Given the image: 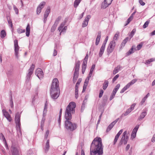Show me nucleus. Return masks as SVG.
I'll use <instances>...</instances> for the list:
<instances>
[{"label": "nucleus", "mask_w": 155, "mask_h": 155, "mask_svg": "<svg viewBox=\"0 0 155 155\" xmlns=\"http://www.w3.org/2000/svg\"><path fill=\"white\" fill-rule=\"evenodd\" d=\"M76 107V104L74 102L69 103L67 106L65 111V127L69 131H72L77 128V125L70 121L72 119V114L75 112V108Z\"/></svg>", "instance_id": "f257e3e1"}, {"label": "nucleus", "mask_w": 155, "mask_h": 155, "mask_svg": "<svg viewBox=\"0 0 155 155\" xmlns=\"http://www.w3.org/2000/svg\"><path fill=\"white\" fill-rule=\"evenodd\" d=\"M103 147L100 137H96L91 143L90 151V155H102L103 154Z\"/></svg>", "instance_id": "f03ea898"}, {"label": "nucleus", "mask_w": 155, "mask_h": 155, "mask_svg": "<svg viewBox=\"0 0 155 155\" xmlns=\"http://www.w3.org/2000/svg\"><path fill=\"white\" fill-rule=\"evenodd\" d=\"M60 88L58 79L55 78L53 80L50 89V94L53 99H57L60 94Z\"/></svg>", "instance_id": "7ed1b4c3"}, {"label": "nucleus", "mask_w": 155, "mask_h": 155, "mask_svg": "<svg viewBox=\"0 0 155 155\" xmlns=\"http://www.w3.org/2000/svg\"><path fill=\"white\" fill-rule=\"evenodd\" d=\"M80 64V62L79 61H78L75 64L73 80V82L74 83L76 82L78 77Z\"/></svg>", "instance_id": "20e7f679"}, {"label": "nucleus", "mask_w": 155, "mask_h": 155, "mask_svg": "<svg viewBox=\"0 0 155 155\" xmlns=\"http://www.w3.org/2000/svg\"><path fill=\"white\" fill-rule=\"evenodd\" d=\"M127 131H125L123 133L121 138L118 144V146H120L123 143L124 145L127 143L128 140V137L127 135Z\"/></svg>", "instance_id": "39448f33"}, {"label": "nucleus", "mask_w": 155, "mask_h": 155, "mask_svg": "<svg viewBox=\"0 0 155 155\" xmlns=\"http://www.w3.org/2000/svg\"><path fill=\"white\" fill-rule=\"evenodd\" d=\"M115 45V41L114 40H113L110 41L107 49V51L108 54L113 52L114 49Z\"/></svg>", "instance_id": "423d86ee"}, {"label": "nucleus", "mask_w": 155, "mask_h": 155, "mask_svg": "<svg viewBox=\"0 0 155 155\" xmlns=\"http://www.w3.org/2000/svg\"><path fill=\"white\" fill-rule=\"evenodd\" d=\"M20 114L18 112L16 114L15 117V121L16 124V126L19 128H20L21 126L20 123Z\"/></svg>", "instance_id": "0eeeda50"}, {"label": "nucleus", "mask_w": 155, "mask_h": 155, "mask_svg": "<svg viewBox=\"0 0 155 155\" xmlns=\"http://www.w3.org/2000/svg\"><path fill=\"white\" fill-rule=\"evenodd\" d=\"M15 55L17 58H18V51L19 47L18 45V42L17 40H15L14 41Z\"/></svg>", "instance_id": "6e6552de"}, {"label": "nucleus", "mask_w": 155, "mask_h": 155, "mask_svg": "<svg viewBox=\"0 0 155 155\" xmlns=\"http://www.w3.org/2000/svg\"><path fill=\"white\" fill-rule=\"evenodd\" d=\"M35 65L32 64L31 65V66L30 67V68L29 69L28 71V73L27 74V76H26V78H27V80L28 81H29L31 75L33 73L34 70L35 68Z\"/></svg>", "instance_id": "1a4fd4ad"}, {"label": "nucleus", "mask_w": 155, "mask_h": 155, "mask_svg": "<svg viewBox=\"0 0 155 155\" xmlns=\"http://www.w3.org/2000/svg\"><path fill=\"white\" fill-rule=\"evenodd\" d=\"M35 74L39 79L42 78L44 77L43 71L41 68H38L36 69Z\"/></svg>", "instance_id": "9d476101"}, {"label": "nucleus", "mask_w": 155, "mask_h": 155, "mask_svg": "<svg viewBox=\"0 0 155 155\" xmlns=\"http://www.w3.org/2000/svg\"><path fill=\"white\" fill-rule=\"evenodd\" d=\"M113 0H104L101 5V8L103 9L106 8L108 6L110 5Z\"/></svg>", "instance_id": "9b49d317"}, {"label": "nucleus", "mask_w": 155, "mask_h": 155, "mask_svg": "<svg viewBox=\"0 0 155 155\" xmlns=\"http://www.w3.org/2000/svg\"><path fill=\"white\" fill-rule=\"evenodd\" d=\"M2 111L4 117L9 122H11L12 120V118L8 113L7 112L5 109H3L2 110Z\"/></svg>", "instance_id": "f8f14e48"}, {"label": "nucleus", "mask_w": 155, "mask_h": 155, "mask_svg": "<svg viewBox=\"0 0 155 155\" xmlns=\"http://www.w3.org/2000/svg\"><path fill=\"white\" fill-rule=\"evenodd\" d=\"M91 16L90 15H88L85 18L84 21H83L82 25V27L83 28L87 26L88 25V22Z\"/></svg>", "instance_id": "ddd939ff"}, {"label": "nucleus", "mask_w": 155, "mask_h": 155, "mask_svg": "<svg viewBox=\"0 0 155 155\" xmlns=\"http://www.w3.org/2000/svg\"><path fill=\"white\" fill-rule=\"evenodd\" d=\"M50 12V7H48L46 10L44 17V22L45 23L47 20V18Z\"/></svg>", "instance_id": "4468645a"}, {"label": "nucleus", "mask_w": 155, "mask_h": 155, "mask_svg": "<svg viewBox=\"0 0 155 155\" xmlns=\"http://www.w3.org/2000/svg\"><path fill=\"white\" fill-rule=\"evenodd\" d=\"M119 118L117 119L116 120L112 122L108 127L107 128L106 132H109L113 127L115 124L118 121Z\"/></svg>", "instance_id": "2eb2a0df"}, {"label": "nucleus", "mask_w": 155, "mask_h": 155, "mask_svg": "<svg viewBox=\"0 0 155 155\" xmlns=\"http://www.w3.org/2000/svg\"><path fill=\"white\" fill-rule=\"evenodd\" d=\"M87 60V59H86L85 58L84 59L82 66V73L83 74L84 73L86 69Z\"/></svg>", "instance_id": "dca6fc26"}, {"label": "nucleus", "mask_w": 155, "mask_h": 155, "mask_svg": "<svg viewBox=\"0 0 155 155\" xmlns=\"http://www.w3.org/2000/svg\"><path fill=\"white\" fill-rule=\"evenodd\" d=\"M123 129L120 130L117 133V135L115 136V138L114 139V142H113V144L114 145H115L117 143L120 136L122 133L123 132Z\"/></svg>", "instance_id": "f3484780"}, {"label": "nucleus", "mask_w": 155, "mask_h": 155, "mask_svg": "<svg viewBox=\"0 0 155 155\" xmlns=\"http://www.w3.org/2000/svg\"><path fill=\"white\" fill-rule=\"evenodd\" d=\"M11 148V152L12 155H19V151L16 147L12 146Z\"/></svg>", "instance_id": "a211bd4d"}, {"label": "nucleus", "mask_w": 155, "mask_h": 155, "mask_svg": "<svg viewBox=\"0 0 155 155\" xmlns=\"http://www.w3.org/2000/svg\"><path fill=\"white\" fill-rule=\"evenodd\" d=\"M101 36V31H98L96 39L95 45H97L99 44L100 41Z\"/></svg>", "instance_id": "6ab92c4d"}, {"label": "nucleus", "mask_w": 155, "mask_h": 155, "mask_svg": "<svg viewBox=\"0 0 155 155\" xmlns=\"http://www.w3.org/2000/svg\"><path fill=\"white\" fill-rule=\"evenodd\" d=\"M105 46L102 45L101 46L100 50L99 52V57H101L102 56L103 54L104 53V51L105 48Z\"/></svg>", "instance_id": "aec40b11"}, {"label": "nucleus", "mask_w": 155, "mask_h": 155, "mask_svg": "<svg viewBox=\"0 0 155 155\" xmlns=\"http://www.w3.org/2000/svg\"><path fill=\"white\" fill-rule=\"evenodd\" d=\"M49 147V140H48L46 143L45 147L43 148L46 153L48 151Z\"/></svg>", "instance_id": "412c9836"}, {"label": "nucleus", "mask_w": 155, "mask_h": 155, "mask_svg": "<svg viewBox=\"0 0 155 155\" xmlns=\"http://www.w3.org/2000/svg\"><path fill=\"white\" fill-rule=\"evenodd\" d=\"M136 13V10H135L134 12L131 15L130 17L127 19L126 24L124 25L125 26H126L128 25L130 22L131 20L133 18V15Z\"/></svg>", "instance_id": "4be33fe9"}, {"label": "nucleus", "mask_w": 155, "mask_h": 155, "mask_svg": "<svg viewBox=\"0 0 155 155\" xmlns=\"http://www.w3.org/2000/svg\"><path fill=\"white\" fill-rule=\"evenodd\" d=\"M121 68H122V67L120 65H118L117 67H115L113 70V74H115L117 73L119 71Z\"/></svg>", "instance_id": "5701e85b"}, {"label": "nucleus", "mask_w": 155, "mask_h": 155, "mask_svg": "<svg viewBox=\"0 0 155 155\" xmlns=\"http://www.w3.org/2000/svg\"><path fill=\"white\" fill-rule=\"evenodd\" d=\"M26 35L27 37H29L30 32V29L29 25L28 24L27 27L26 28Z\"/></svg>", "instance_id": "b1692460"}, {"label": "nucleus", "mask_w": 155, "mask_h": 155, "mask_svg": "<svg viewBox=\"0 0 155 155\" xmlns=\"http://www.w3.org/2000/svg\"><path fill=\"white\" fill-rule=\"evenodd\" d=\"M48 106V103L47 101H46L45 104V106L44 107V109L43 111V117H45L47 113V107Z\"/></svg>", "instance_id": "393cba45"}, {"label": "nucleus", "mask_w": 155, "mask_h": 155, "mask_svg": "<svg viewBox=\"0 0 155 155\" xmlns=\"http://www.w3.org/2000/svg\"><path fill=\"white\" fill-rule=\"evenodd\" d=\"M1 137H2L1 139H2L4 143L5 147H6V148L8 149V146L7 144V143L5 137H4V135H3V134H2V133L1 134Z\"/></svg>", "instance_id": "a878e982"}, {"label": "nucleus", "mask_w": 155, "mask_h": 155, "mask_svg": "<svg viewBox=\"0 0 155 155\" xmlns=\"http://www.w3.org/2000/svg\"><path fill=\"white\" fill-rule=\"evenodd\" d=\"M109 82L107 80H105L104 83L103 84V88L104 90H105L108 86Z\"/></svg>", "instance_id": "bb28decb"}, {"label": "nucleus", "mask_w": 155, "mask_h": 155, "mask_svg": "<svg viewBox=\"0 0 155 155\" xmlns=\"http://www.w3.org/2000/svg\"><path fill=\"white\" fill-rule=\"evenodd\" d=\"M120 84H117L115 86V88L114 89L112 93L115 94L117 92L120 88Z\"/></svg>", "instance_id": "cd10ccee"}, {"label": "nucleus", "mask_w": 155, "mask_h": 155, "mask_svg": "<svg viewBox=\"0 0 155 155\" xmlns=\"http://www.w3.org/2000/svg\"><path fill=\"white\" fill-rule=\"evenodd\" d=\"M136 137V127L133 129L131 135V138L132 139Z\"/></svg>", "instance_id": "c85d7f7f"}, {"label": "nucleus", "mask_w": 155, "mask_h": 155, "mask_svg": "<svg viewBox=\"0 0 155 155\" xmlns=\"http://www.w3.org/2000/svg\"><path fill=\"white\" fill-rule=\"evenodd\" d=\"M155 61V58H151L150 59L145 61V64H150L151 62H152Z\"/></svg>", "instance_id": "c756f323"}, {"label": "nucleus", "mask_w": 155, "mask_h": 155, "mask_svg": "<svg viewBox=\"0 0 155 155\" xmlns=\"http://www.w3.org/2000/svg\"><path fill=\"white\" fill-rule=\"evenodd\" d=\"M147 113L145 112H142L141 114L140 117H139L138 120H141L146 115Z\"/></svg>", "instance_id": "7c9ffc66"}, {"label": "nucleus", "mask_w": 155, "mask_h": 155, "mask_svg": "<svg viewBox=\"0 0 155 155\" xmlns=\"http://www.w3.org/2000/svg\"><path fill=\"white\" fill-rule=\"evenodd\" d=\"M129 38L128 37H126L122 41L121 44V47H124L127 41H128Z\"/></svg>", "instance_id": "2f4dec72"}, {"label": "nucleus", "mask_w": 155, "mask_h": 155, "mask_svg": "<svg viewBox=\"0 0 155 155\" xmlns=\"http://www.w3.org/2000/svg\"><path fill=\"white\" fill-rule=\"evenodd\" d=\"M81 0H75L74 2V8H77Z\"/></svg>", "instance_id": "473e14b6"}, {"label": "nucleus", "mask_w": 155, "mask_h": 155, "mask_svg": "<svg viewBox=\"0 0 155 155\" xmlns=\"http://www.w3.org/2000/svg\"><path fill=\"white\" fill-rule=\"evenodd\" d=\"M65 22H63L61 23L58 29V30L59 31H60L62 29L64 25H65Z\"/></svg>", "instance_id": "72a5a7b5"}, {"label": "nucleus", "mask_w": 155, "mask_h": 155, "mask_svg": "<svg viewBox=\"0 0 155 155\" xmlns=\"http://www.w3.org/2000/svg\"><path fill=\"white\" fill-rule=\"evenodd\" d=\"M136 82V79H134L132 80L130 82L126 85L127 87L129 88L130 86L134 84Z\"/></svg>", "instance_id": "f704fd0d"}, {"label": "nucleus", "mask_w": 155, "mask_h": 155, "mask_svg": "<svg viewBox=\"0 0 155 155\" xmlns=\"http://www.w3.org/2000/svg\"><path fill=\"white\" fill-rule=\"evenodd\" d=\"M136 82V79H134L132 80L130 82L126 85L127 87L129 88L130 86L134 84Z\"/></svg>", "instance_id": "c9c22d12"}, {"label": "nucleus", "mask_w": 155, "mask_h": 155, "mask_svg": "<svg viewBox=\"0 0 155 155\" xmlns=\"http://www.w3.org/2000/svg\"><path fill=\"white\" fill-rule=\"evenodd\" d=\"M6 35V32L4 30H2L1 32L0 36L2 38H4Z\"/></svg>", "instance_id": "e433bc0d"}, {"label": "nucleus", "mask_w": 155, "mask_h": 155, "mask_svg": "<svg viewBox=\"0 0 155 155\" xmlns=\"http://www.w3.org/2000/svg\"><path fill=\"white\" fill-rule=\"evenodd\" d=\"M134 52V48L132 47L126 53V55L128 56Z\"/></svg>", "instance_id": "4c0bfd02"}, {"label": "nucleus", "mask_w": 155, "mask_h": 155, "mask_svg": "<svg viewBox=\"0 0 155 155\" xmlns=\"http://www.w3.org/2000/svg\"><path fill=\"white\" fill-rule=\"evenodd\" d=\"M58 25L54 23L53 25L52 26V27L51 28V31L52 32H54V31L55 30L57 26Z\"/></svg>", "instance_id": "58836bf2"}, {"label": "nucleus", "mask_w": 155, "mask_h": 155, "mask_svg": "<svg viewBox=\"0 0 155 155\" xmlns=\"http://www.w3.org/2000/svg\"><path fill=\"white\" fill-rule=\"evenodd\" d=\"M131 111L130 110V109H128L126 111V112L124 113L121 116V117H123V115H124V116H127L128 115Z\"/></svg>", "instance_id": "ea45409f"}, {"label": "nucleus", "mask_w": 155, "mask_h": 155, "mask_svg": "<svg viewBox=\"0 0 155 155\" xmlns=\"http://www.w3.org/2000/svg\"><path fill=\"white\" fill-rule=\"evenodd\" d=\"M25 29H22L20 28H18L17 30V32L19 34H21L22 33H24L25 32Z\"/></svg>", "instance_id": "a19ab883"}, {"label": "nucleus", "mask_w": 155, "mask_h": 155, "mask_svg": "<svg viewBox=\"0 0 155 155\" xmlns=\"http://www.w3.org/2000/svg\"><path fill=\"white\" fill-rule=\"evenodd\" d=\"M61 16H58L56 19L54 23H55L58 25L59 21L61 20Z\"/></svg>", "instance_id": "79ce46f5"}, {"label": "nucleus", "mask_w": 155, "mask_h": 155, "mask_svg": "<svg viewBox=\"0 0 155 155\" xmlns=\"http://www.w3.org/2000/svg\"><path fill=\"white\" fill-rule=\"evenodd\" d=\"M7 19L8 23L9 24L11 28H12L13 25H12V21H11V20L10 19H9V20L8 17L7 18Z\"/></svg>", "instance_id": "37998d69"}, {"label": "nucleus", "mask_w": 155, "mask_h": 155, "mask_svg": "<svg viewBox=\"0 0 155 155\" xmlns=\"http://www.w3.org/2000/svg\"><path fill=\"white\" fill-rule=\"evenodd\" d=\"M128 87L126 85L120 91V93H124Z\"/></svg>", "instance_id": "c03bdc74"}, {"label": "nucleus", "mask_w": 155, "mask_h": 155, "mask_svg": "<svg viewBox=\"0 0 155 155\" xmlns=\"http://www.w3.org/2000/svg\"><path fill=\"white\" fill-rule=\"evenodd\" d=\"M135 31L136 30L135 29H134L131 32L130 34V39L131 38L133 37V36L134 35Z\"/></svg>", "instance_id": "a18cd8bd"}, {"label": "nucleus", "mask_w": 155, "mask_h": 155, "mask_svg": "<svg viewBox=\"0 0 155 155\" xmlns=\"http://www.w3.org/2000/svg\"><path fill=\"white\" fill-rule=\"evenodd\" d=\"M42 8H41L39 6H38L37 9V14H39L41 12V9Z\"/></svg>", "instance_id": "49530a36"}, {"label": "nucleus", "mask_w": 155, "mask_h": 155, "mask_svg": "<svg viewBox=\"0 0 155 155\" xmlns=\"http://www.w3.org/2000/svg\"><path fill=\"white\" fill-rule=\"evenodd\" d=\"M13 9L16 14H18V10L15 5H13Z\"/></svg>", "instance_id": "de8ad7c7"}, {"label": "nucleus", "mask_w": 155, "mask_h": 155, "mask_svg": "<svg viewBox=\"0 0 155 155\" xmlns=\"http://www.w3.org/2000/svg\"><path fill=\"white\" fill-rule=\"evenodd\" d=\"M108 36H107L104 40V41L102 45L105 46L106 45L107 42L108 41Z\"/></svg>", "instance_id": "09e8293b"}, {"label": "nucleus", "mask_w": 155, "mask_h": 155, "mask_svg": "<svg viewBox=\"0 0 155 155\" xmlns=\"http://www.w3.org/2000/svg\"><path fill=\"white\" fill-rule=\"evenodd\" d=\"M45 2H41L38 6H39L41 8H43L44 5H45Z\"/></svg>", "instance_id": "8fccbe9b"}, {"label": "nucleus", "mask_w": 155, "mask_h": 155, "mask_svg": "<svg viewBox=\"0 0 155 155\" xmlns=\"http://www.w3.org/2000/svg\"><path fill=\"white\" fill-rule=\"evenodd\" d=\"M149 23V21H146L145 23L143 25V28H147L148 26Z\"/></svg>", "instance_id": "3c124183"}, {"label": "nucleus", "mask_w": 155, "mask_h": 155, "mask_svg": "<svg viewBox=\"0 0 155 155\" xmlns=\"http://www.w3.org/2000/svg\"><path fill=\"white\" fill-rule=\"evenodd\" d=\"M136 105V104L135 103L133 104H132L130 107L129 108V109H130V110L131 111L132 110H133L134 109V107Z\"/></svg>", "instance_id": "603ef678"}, {"label": "nucleus", "mask_w": 155, "mask_h": 155, "mask_svg": "<svg viewBox=\"0 0 155 155\" xmlns=\"http://www.w3.org/2000/svg\"><path fill=\"white\" fill-rule=\"evenodd\" d=\"M49 131L48 130H47L46 131L45 134V137H44V138L45 139H47V138L48 135V134H49Z\"/></svg>", "instance_id": "864d4df0"}, {"label": "nucleus", "mask_w": 155, "mask_h": 155, "mask_svg": "<svg viewBox=\"0 0 155 155\" xmlns=\"http://www.w3.org/2000/svg\"><path fill=\"white\" fill-rule=\"evenodd\" d=\"M104 93V91L103 90H101L100 91L99 94V98H101L103 94Z\"/></svg>", "instance_id": "5fc2aeb1"}, {"label": "nucleus", "mask_w": 155, "mask_h": 155, "mask_svg": "<svg viewBox=\"0 0 155 155\" xmlns=\"http://www.w3.org/2000/svg\"><path fill=\"white\" fill-rule=\"evenodd\" d=\"M27 154V155H35L34 153H33L32 150H29Z\"/></svg>", "instance_id": "6e6d98bb"}, {"label": "nucleus", "mask_w": 155, "mask_h": 155, "mask_svg": "<svg viewBox=\"0 0 155 155\" xmlns=\"http://www.w3.org/2000/svg\"><path fill=\"white\" fill-rule=\"evenodd\" d=\"M119 32L116 33L114 38V39L116 40L118 38V36H119Z\"/></svg>", "instance_id": "4d7b16f0"}, {"label": "nucleus", "mask_w": 155, "mask_h": 155, "mask_svg": "<svg viewBox=\"0 0 155 155\" xmlns=\"http://www.w3.org/2000/svg\"><path fill=\"white\" fill-rule=\"evenodd\" d=\"M119 77V75L118 74H117L116 75H115L113 79V80H112L113 82H114L115 81H116L117 79Z\"/></svg>", "instance_id": "13d9d810"}, {"label": "nucleus", "mask_w": 155, "mask_h": 155, "mask_svg": "<svg viewBox=\"0 0 155 155\" xmlns=\"http://www.w3.org/2000/svg\"><path fill=\"white\" fill-rule=\"evenodd\" d=\"M89 80V78H87L85 79V81L84 82V85H87H87Z\"/></svg>", "instance_id": "bf43d9fd"}, {"label": "nucleus", "mask_w": 155, "mask_h": 155, "mask_svg": "<svg viewBox=\"0 0 155 155\" xmlns=\"http://www.w3.org/2000/svg\"><path fill=\"white\" fill-rule=\"evenodd\" d=\"M10 103H11V107H13L14 105H13V101H12V95L11 96V99H10Z\"/></svg>", "instance_id": "052dcab7"}, {"label": "nucleus", "mask_w": 155, "mask_h": 155, "mask_svg": "<svg viewBox=\"0 0 155 155\" xmlns=\"http://www.w3.org/2000/svg\"><path fill=\"white\" fill-rule=\"evenodd\" d=\"M143 45V44L142 43H140V44H139L137 46V50H139L140 49V48H141Z\"/></svg>", "instance_id": "680f3d73"}, {"label": "nucleus", "mask_w": 155, "mask_h": 155, "mask_svg": "<svg viewBox=\"0 0 155 155\" xmlns=\"http://www.w3.org/2000/svg\"><path fill=\"white\" fill-rule=\"evenodd\" d=\"M44 126V121H41V129L42 130H43V127Z\"/></svg>", "instance_id": "e2e57ef3"}, {"label": "nucleus", "mask_w": 155, "mask_h": 155, "mask_svg": "<svg viewBox=\"0 0 155 155\" xmlns=\"http://www.w3.org/2000/svg\"><path fill=\"white\" fill-rule=\"evenodd\" d=\"M95 65H94V64L92 65L91 67V69L90 72H91L93 73V72L94 70V69L95 68Z\"/></svg>", "instance_id": "0e129e2a"}, {"label": "nucleus", "mask_w": 155, "mask_h": 155, "mask_svg": "<svg viewBox=\"0 0 155 155\" xmlns=\"http://www.w3.org/2000/svg\"><path fill=\"white\" fill-rule=\"evenodd\" d=\"M139 3L142 6H143L145 5V3L143 2L142 0H139Z\"/></svg>", "instance_id": "69168bd1"}, {"label": "nucleus", "mask_w": 155, "mask_h": 155, "mask_svg": "<svg viewBox=\"0 0 155 155\" xmlns=\"http://www.w3.org/2000/svg\"><path fill=\"white\" fill-rule=\"evenodd\" d=\"M147 98V96H145L143 98L142 100L141 101V104H142L143 103L146 99Z\"/></svg>", "instance_id": "338daca9"}, {"label": "nucleus", "mask_w": 155, "mask_h": 155, "mask_svg": "<svg viewBox=\"0 0 155 155\" xmlns=\"http://www.w3.org/2000/svg\"><path fill=\"white\" fill-rule=\"evenodd\" d=\"M115 94L112 93L110 98V100L111 101L114 97Z\"/></svg>", "instance_id": "774afa93"}]
</instances>
